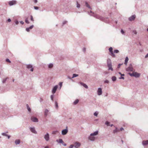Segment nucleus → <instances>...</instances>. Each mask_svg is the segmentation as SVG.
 Instances as JSON below:
<instances>
[{
	"label": "nucleus",
	"mask_w": 148,
	"mask_h": 148,
	"mask_svg": "<svg viewBox=\"0 0 148 148\" xmlns=\"http://www.w3.org/2000/svg\"><path fill=\"white\" fill-rule=\"evenodd\" d=\"M26 30L27 32H29V28H27L26 29Z\"/></svg>",
	"instance_id": "44"
},
{
	"label": "nucleus",
	"mask_w": 148,
	"mask_h": 148,
	"mask_svg": "<svg viewBox=\"0 0 148 148\" xmlns=\"http://www.w3.org/2000/svg\"><path fill=\"white\" fill-rule=\"evenodd\" d=\"M119 130L117 129V128H116V129L115 130H114L113 131V132L114 133H115L116 132H119Z\"/></svg>",
	"instance_id": "23"
},
{
	"label": "nucleus",
	"mask_w": 148,
	"mask_h": 148,
	"mask_svg": "<svg viewBox=\"0 0 148 148\" xmlns=\"http://www.w3.org/2000/svg\"><path fill=\"white\" fill-rule=\"evenodd\" d=\"M6 78H5V79H3V83H4L6 81Z\"/></svg>",
	"instance_id": "45"
},
{
	"label": "nucleus",
	"mask_w": 148,
	"mask_h": 148,
	"mask_svg": "<svg viewBox=\"0 0 148 148\" xmlns=\"http://www.w3.org/2000/svg\"><path fill=\"white\" fill-rule=\"evenodd\" d=\"M133 32L134 33V34H137V32L136 31H133Z\"/></svg>",
	"instance_id": "51"
},
{
	"label": "nucleus",
	"mask_w": 148,
	"mask_h": 148,
	"mask_svg": "<svg viewBox=\"0 0 148 148\" xmlns=\"http://www.w3.org/2000/svg\"><path fill=\"white\" fill-rule=\"evenodd\" d=\"M78 76V74H73V77H72V78H73L75 77H77Z\"/></svg>",
	"instance_id": "27"
},
{
	"label": "nucleus",
	"mask_w": 148,
	"mask_h": 148,
	"mask_svg": "<svg viewBox=\"0 0 148 148\" xmlns=\"http://www.w3.org/2000/svg\"><path fill=\"white\" fill-rule=\"evenodd\" d=\"M102 94V90L100 88H99L98 90V94L100 95Z\"/></svg>",
	"instance_id": "13"
},
{
	"label": "nucleus",
	"mask_w": 148,
	"mask_h": 148,
	"mask_svg": "<svg viewBox=\"0 0 148 148\" xmlns=\"http://www.w3.org/2000/svg\"><path fill=\"white\" fill-rule=\"evenodd\" d=\"M7 136L8 137V139H9L10 138V136H8V135H7Z\"/></svg>",
	"instance_id": "61"
},
{
	"label": "nucleus",
	"mask_w": 148,
	"mask_h": 148,
	"mask_svg": "<svg viewBox=\"0 0 148 148\" xmlns=\"http://www.w3.org/2000/svg\"><path fill=\"white\" fill-rule=\"evenodd\" d=\"M109 51L110 53V55L113 57H114L115 56V55L113 53V48L112 47H110L109 49Z\"/></svg>",
	"instance_id": "3"
},
{
	"label": "nucleus",
	"mask_w": 148,
	"mask_h": 148,
	"mask_svg": "<svg viewBox=\"0 0 148 148\" xmlns=\"http://www.w3.org/2000/svg\"><path fill=\"white\" fill-rule=\"evenodd\" d=\"M136 18V16L135 15H133L129 18V20L132 21L134 20Z\"/></svg>",
	"instance_id": "8"
},
{
	"label": "nucleus",
	"mask_w": 148,
	"mask_h": 148,
	"mask_svg": "<svg viewBox=\"0 0 148 148\" xmlns=\"http://www.w3.org/2000/svg\"><path fill=\"white\" fill-rule=\"evenodd\" d=\"M98 114V113L97 112H95L94 113V115L96 116H97Z\"/></svg>",
	"instance_id": "36"
},
{
	"label": "nucleus",
	"mask_w": 148,
	"mask_h": 148,
	"mask_svg": "<svg viewBox=\"0 0 148 148\" xmlns=\"http://www.w3.org/2000/svg\"><path fill=\"white\" fill-rule=\"evenodd\" d=\"M116 77L115 76H113L112 78V80L113 81H114L116 80Z\"/></svg>",
	"instance_id": "24"
},
{
	"label": "nucleus",
	"mask_w": 148,
	"mask_h": 148,
	"mask_svg": "<svg viewBox=\"0 0 148 148\" xmlns=\"http://www.w3.org/2000/svg\"><path fill=\"white\" fill-rule=\"evenodd\" d=\"M30 17L31 18V20L33 22L34 21V20L33 16L32 15H31L30 16Z\"/></svg>",
	"instance_id": "32"
},
{
	"label": "nucleus",
	"mask_w": 148,
	"mask_h": 148,
	"mask_svg": "<svg viewBox=\"0 0 148 148\" xmlns=\"http://www.w3.org/2000/svg\"><path fill=\"white\" fill-rule=\"evenodd\" d=\"M58 131H53L52 132V134H57V133H58Z\"/></svg>",
	"instance_id": "30"
},
{
	"label": "nucleus",
	"mask_w": 148,
	"mask_h": 148,
	"mask_svg": "<svg viewBox=\"0 0 148 148\" xmlns=\"http://www.w3.org/2000/svg\"><path fill=\"white\" fill-rule=\"evenodd\" d=\"M20 23L22 24H24V22L23 21H20Z\"/></svg>",
	"instance_id": "56"
},
{
	"label": "nucleus",
	"mask_w": 148,
	"mask_h": 148,
	"mask_svg": "<svg viewBox=\"0 0 148 148\" xmlns=\"http://www.w3.org/2000/svg\"><path fill=\"white\" fill-rule=\"evenodd\" d=\"M142 143L143 145H146L148 144V140L143 141Z\"/></svg>",
	"instance_id": "18"
},
{
	"label": "nucleus",
	"mask_w": 148,
	"mask_h": 148,
	"mask_svg": "<svg viewBox=\"0 0 148 148\" xmlns=\"http://www.w3.org/2000/svg\"><path fill=\"white\" fill-rule=\"evenodd\" d=\"M31 119L34 122H37L38 121V119L34 117H32L31 118Z\"/></svg>",
	"instance_id": "11"
},
{
	"label": "nucleus",
	"mask_w": 148,
	"mask_h": 148,
	"mask_svg": "<svg viewBox=\"0 0 148 148\" xmlns=\"http://www.w3.org/2000/svg\"><path fill=\"white\" fill-rule=\"evenodd\" d=\"M34 27V26L33 25H31V26H30L29 27V29H32Z\"/></svg>",
	"instance_id": "40"
},
{
	"label": "nucleus",
	"mask_w": 148,
	"mask_h": 148,
	"mask_svg": "<svg viewBox=\"0 0 148 148\" xmlns=\"http://www.w3.org/2000/svg\"><path fill=\"white\" fill-rule=\"evenodd\" d=\"M119 79H124V77H120L119 78Z\"/></svg>",
	"instance_id": "53"
},
{
	"label": "nucleus",
	"mask_w": 148,
	"mask_h": 148,
	"mask_svg": "<svg viewBox=\"0 0 148 148\" xmlns=\"http://www.w3.org/2000/svg\"><path fill=\"white\" fill-rule=\"evenodd\" d=\"M6 62H9V63H10L11 62V61L8 59H6Z\"/></svg>",
	"instance_id": "38"
},
{
	"label": "nucleus",
	"mask_w": 148,
	"mask_h": 148,
	"mask_svg": "<svg viewBox=\"0 0 148 148\" xmlns=\"http://www.w3.org/2000/svg\"><path fill=\"white\" fill-rule=\"evenodd\" d=\"M114 52L115 53H118L119 52V51L118 50H115L114 51Z\"/></svg>",
	"instance_id": "33"
},
{
	"label": "nucleus",
	"mask_w": 148,
	"mask_h": 148,
	"mask_svg": "<svg viewBox=\"0 0 148 148\" xmlns=\"http://www.w3.org/2000/svg\"><path fill=\"white\" fill-rule=\"evenodd\" d=\"M49 112V110L47 109H46L44 112L45 115L47 116Z\"/></svg>",
	"instance_id": "21"
},
{
	"label": "nucleus",
	"mask_w": 148,
	"mask_h": 148,
	"mask_svg": "<svg viewBox=\"0 0 148 148\" xmlns=\"http://www.w3.org/2000/svg\"><path fill=\"white\" fill-rule=\"evenodd\" d=\"M2 135L3 136H7V135L5 133H3L2 134Z\"/></svg>",
	"instance_id": "43"
},
{
	"label": "nucleus",
	"mask_w": 148,
	"mask_h": 148,
	"mask_svg": "<svg viewBox=\"0 0 148 148\" xmlns=\"http://www.w3.org/2000/svg\"><path fill=\"white\" fill-rule=\"evenodd\" d=\"M56 141L59 143H62L63 144L64 143L62 140L61 139H59L57 140Z\"/></svg>",
	"instance_id": "14"
},
{
	"label": "nucleus",
	"mask_w": 148,
	"mask_h": 148,
	"mask_svg": "<svg viewBox=\"0 0 148 148\" xmlns=\"http://www.w3.org/2000/svg\"><path fill=\"white\" fill-rule=\"evenodd\" d=\"M51 99L52 100H53V95H51Z\"/></svg>",
	"instance_id": "42"
},
{
	"label": "nucleus",
	"mask_w": 148,
	"mask_h": 148,
	"mask_svg": "<svg viewBox=\"0 0 148 148\" xmlns=\"http://www.w3.org/2000/svg\"><path fill=\"white\" fill-rule=\"evenodd\" d=\"M119 74H121V76H124V74H121V73L120 72H119Z\"/></svg>",
	"instance_id": "57"
},
{
	"label": "nucleus",
	"mask_w": 148,
	"mask_h": 148,
	"mask_svg": "<svg viewBox=\"0 0 148 148\" xmlns=\"http://www.w3.org/2000/svg\"><path fill=\"white\" fill-rule=\"evenodd\" d=\"M30 130L33 133H36V130H35V128H30Z\"/></svg>",
	"instance_id": "16"
},
{
	"label": "nucleus",
	"mask_w": 148,
	"mask_h": 148,
	"mask_svg": "<svg viewBox=\"0 0 148 148\" xmlns=\"http://www.w3.org/2000/svg\"><path fill=\"white\" fill-rule=\"evenodd\" d=\"M62 144L64 146H66V144L64 143Z\"/></svg>",
	"instance_id": "60"
},
{
	"label": "nucleus",
	"mask_w": 148,
	"mask_h": 148,
	"mask_svg": "<svg viewBox=\"0 0 148 148\" xmlns=\"http://www.w3.org/2000/svg\"><path fill=\"white\" fill-rule=\"evenodd\" d=\"M105 124L107 125V126H109L110 125H109V124H110V122H108V121H106V123H105Z\"/></svg>",
	"instance_id": "35"
},
{
	"label": "nucleus",
	"mask_w": 148,
	"mask_h": 148,
	"mask_svg": "<svg viewBox=\"0 0 148 148\" xmlns=\"http://www.w3.org/2000/svg\"><path fill=\"white\" fill-rule=\"evenodd\" d=\"M34 8L35 9L37 10L38 9V7L37 6H34Z\"/></svg>",
	"instance_id": "46"
},
{
	"label": "nucleus",
	"mask_w": 148,
	"mask_h": 148,
	"mask_svg": "<svg viewBox=\"0 0 148 148\" xmlns=\"http://www.w3.org/2000/svg\"><path fill=\"white\" fill-rule=\"evenodd\" d=\"M113 125L112 124L111 125V127H112Z\"/></svg>",
	"instance_id": "63"
},
{
	"label": "nucleus",
	"mask_w": 148,
	"mask_h": 148,
	"mask_svg": "<svg viewBox=\"0 0 148 148\" xmlns=\"http://www.w3.org/2000/svg\"><path fill=\"white\" fill-rule=\"evenodd\" d=\"M109 60L110 61V62H109L108 60L107 64L108 66V70H111L112 71H113V69L112 67V64L110 62V60Z\"/></svg>",
	"instance_id": "2"
},
{
	"label": "nucleus",
	"mask_w": 148,
	"mask_h": 148,
	"mask_svg": "<svg viewBox=\"0 0 148 148\" xmlns=\"http://www.w3.org/2000/svg\"><path fill=\"white\" fill-rule=\"evenodd\" d=\"M83 50L84 52H85L86 51V48H84L83 49Z\"/></svg>",
	"instance_id": "59"
},
{
	"label": "nucleus",
	"mask_w": 148,
	"mask_h": 148,
	"mask_svg": "<svg viewBox=\"0 0 148 148\" xmlns=\"http://www.w3.org/2000/svg\"><path fill=\"white\" fill-rule=\"evenodd\" d=\"M27 109L28 110V111L29 112H31V109L29 107V106L28 105V104H27Z\"/></svg>",
	"instance_id": "26"
},
{
	"label": "nucleus",
	"mask_w": 148,
	"mask_h": 148,
	"mask_svg": "<svg viewBox=\"0 0 148 148\" xmlns=\"http://www.w3.org/2000/svg\"><path fill=\"white\" fill-rule=\"evenodd\" d=\"M11 21V20L10 18H9L8 19V21L9 22H10Z\"/></svg>",
	"instance_id": "54"
},
{
	"label": "nucleus",
	"mask_w": 148,
	"mask_h": 148,
	"mask_svg": "<svg viewBox=\"0 0 148 148\" xmlns=\"http://www.w3.org/2000/svg\"><path fill=\"white\" fill-rule=\"evenodd\" d=\"M73 145L75 148H78L80 146L81 144L79 142H76L74 143Z\"/></svg>",
	"instance_id": "4"
},
{
	"label": "nucleus",
	"mask_w": 148,
	"mask_h": 148,
	"mask_svg": "<svg viewBox=\"0 0 148 148\" xmlns=\"http://www.w3.org/2000/svg\"><path fill=\"white\" fill-rule=\"evenodd\" d=\"M128 60H129L128 58L127 57L125 58V62L124 63L125 64V65H127V62L128 61Z\"/></svg>",
	"instance_id": "20"
},
{
	"label": "nucleus",
	"mask_w": 148,
	"mask_h": 148,
	"mask_svg": "<svg viewBox=\"0 0 148 148\" xmlns=\"http://www.w3.org/2000/svg\"><path fill=\"white\" fill-rule=\"evenodd\" d=\"M121 32L122 34H124V31L122 29L121 30Z\"/></svg>",
	"instance_id": "48"
},
{
	"label": "nucleus",
	"mask_w": 148,
	"mask_h": 148,
	"mask_svg": "<svg viewBox=\"0 0 148 148\" xmlns=\"http://www.w3.org/2000/svg\"><path fill=\"white\" fill-rule=\"evenodd\" d=\"M73 147H74V145H71L69 147V148H73Z\"/></svg>",
	"instance_id": "41"
},
{
	"label": "nucleus",
	"mask_w": 148,
	"mask_h": 148,
	"mask_svg": "<svg viewBox=\"0 0 148 148\" xmlns=\"http://www.w3.org/2000/svg\"><path fill=\"white\" fill-rule=\"evenodd\" d=\"M44 138H45V140L47 141H48L49 140V134L48 133H47L45 135Z\"/></svg>",
	"instance_id": "9"
},
{
	"label": "nucleus",
	"mask_w": 148,
	"mask_h": 148,
	"mask_svg": "<svg viewBox=\"0 0 148 148\" xmlns=\"http://www.w3.org/2000/svg\"><path fill=\"white\" fill-rule=\"evenodd\" d=\"M105 83H109V81L108 80H106L105 81Z\"/></svg>",
	"instance_id": "49"
},
{
	"label": "nucleus",
	"mask_w": 148,
	"mask_h": 148,
	"mask_svg": "<svg viewBox=\"0 0 148 148\" xmlns=\"http://www.w3.org/2000/svg\"><path fill=\"white\" fill-rule=\"evenodd\" d=\"M98 131H97L94 132L93 133H92L90 134V135L91 136H95L98 134Z\"/></svg>",
	"instance_id": "19"
},
{
	"label": "nucleus",
	"mask_w": 148,
	"mask_h": 148,
	"mask_svg": "<svg viewBox=\"0 0 148 148\" xmlns=\"http://www.w3.org/2000/svg\"><path fill=\"white\" fill-rule=\"evenodd\" d=\"M68 132V130L66 129H65L62 131V134L63 135H65Z\"/></svg>",
	"instance_id": "12"
},
{
	"label": "nucleus",
	"mask_w": 148,
	"mask_h": 148,
	"mask_svg": "<svg viewBox=\"0 0 148 148\" xmlns=\"http://www.w3.org/2000/svg\"><path fill=\"white\" fill-rule=\"evenodd\" d=\"M55 104H56V108H58V103L57 102H56Z\"/></svg>",
	"instance_id": "39"
},
{
	"label": "nucleus",
	"mask_w": 148,
	"mask_h": 148,
	"mask_svg": "<svg viewBox=\"0 0 148 148\" xmlns=\"http://www.w3.org/2000/svg\"><path fill=\"white\" fill-rule=\"evenodd\" d=\"M53 64H50L49 65V67L50 68H52L53 67Z\"/></svg>",
	"instance_id": "31"
},
{
	"label": "nucleus",
	"mask_w": 148,
	"mask_h": 148,
	"mask_svg": "<svg viewBox=\"0 0 148 148\" xmlns=\"http://www.w3.org/2000/svg\"><path fill=\"white\" fill-rule=\"evenodd\" d=\"M66 22H66V21H65V22H64L63 23V24H64L66 23Z\"/></svg>",
	"instance_id": "62"
},
{
	"label": "nucleus",
	"mask_w": 148,
	"mask_h": 148,
	"mask_svg": "<svg viewBox=\"0 0 148 148\" xmlns=\"http://www.w3.org/2000/svg\"><path fill=\"white\" fill-rule=\"evenodd\" d=\"M145 58H147L148 57V53L145 56Z\"/></svg>",
	"instance_id": "52"
},
{
	"label": "nucleus",
	"mask_w": 148,
	"mask_h": 148,
	"mask_svg": "<svg viewBox=\"0 0 148 148\" xmlns=\"http://www.w3.org/2000/svg\"><path fill=\"white\" fill-rule=\"evenodd\" d=\"M122 65V64H119V65H118V68H119V67H120V66H121V65Z\"/></svg>",
	"instance_id": "47"
},
{
	"label": "nucleus",
	"mask_w": 148,
	"mask_h": 148,
	"mask_svg": "<svg viewBox=\"0 0 148 148\" xmlns=\"http://www.w3.org/2000/svg\"><path fill=\"white\" fill-rule=\"evenodd\" d=\"M79 102V100L78 99L76 100L74 102V104L75 105L76 104Z\"/></svg>",
	"instance_id": "25"
},
{
	"label": "nucleus",
	"mask_w": 148,
	"mask_h": 148,
	"mask_svg": "<svg viewBox=\"0 0 148 148\" xmlns=\"http://www.w3.org/2000/svg\"><path fill=\"white\" fill-rule=\"evenodd\" d=\"M34 2L35 3H37V0H34Z\"/></svg>",
	"instance_id": "55"
},
{
	"label": "nucleus",
	"mask_w": 148,
	"mask_h": 148,
	"mask_svg": "<svg viewBox=\"0 0 148 148\" xmlns=\"http://www.w3.org/2000/svg\"><path fill=\"white\" fill-rule=\"evenodd\" d=\"M129 74L131 76H134L136 77H139L140 75L139 73L136 72H133L132 73H129Z\"/></svg>",
	"instance_id": "1"
},
{
	"label": "nucleus",
	"mask_w": 148,
	"mask_h": 148,
	"mask_svg": "<svg viewBox=\"0 0 148 148\" xmlns=\"http://www.w3.org/2000/svg\"><path fill=\"white\" fill-rule=\"evenodd\" d=\"M86 6L88 8H90V7L88 3L87 2H86Z\"/></svg>",
	"instance_id": "29"
},
{
	"label": "nucleus",
	"mask_w": 148,
	"mask_h": 148,
	"mask_svg": "<svg viewBox=\"0 0 148 148\" xmlns=\"http://www.w3.org/2000/svg\"><path fill=\"white\" fill-rule=\"evenodd\" d=\"M9 4L10 6H12L16 3V1H12L9 2Z\"/></svg>",
	"instance_id": "6"
},
{
	"label": "nucleus",
	"mask_w": 148,
	"mask_h": 148,
	"mask_svg": "<svg viewBox=\"0 0 148 148\" xmlns=\"http://www.w3.org/2000/svg\"><path fill=\"white\" fill-rule=\"evenodd\" d=\"M120 130L121 131H122L124 130V129L123 128L121 127L120 128Z\"/></svg>",
	"instance_id": "50"
},
{
	"label": "nucleus",
	"mask_w": 148,
	"mask_h": 148,
	"mask_svg": "<svg viewBox=\"0 0 148 148\" xmlns=\"http://www.w3.org/2000/svg\"><path fill=\"white\" fill-rule=\"evenodd\" d=\"M15 23L16 25H17L18 23V21H16Z\"/></svg>",
	"instance_id": "58"
},
{
	"label": "nucleus",
	"mask_w": 148,
	"mask_h": 148,
	"mask_svg": "<svg viewBox=\"0 0 148 148\" xmlns=\"http://www.w3.org/2000/svg\"><path fill=\"white\" fill-rule=\"evenodd\" d=\"M80 84L82 86H83L85 88H88V86L86 85L85 84L82 83V82H80Z\"/></svg>",
	"instance_id": "17"
},
{
	"label": "nucleus",
	"mask_w": 148,
	"mask_h": 148,
	"mask_svg": "<svg viewBox=\"0 0 148 148\" xmlns=\"http://www.w3.org/2000/svg\"><path fill=\"white\" fill-rule=\"evenodd\" d=\"M27 68L28 69H30V70L32 71H33V69L32 68V66L31 65H28L27 66Z\"/></svg>",
	"instance_id": "10"
},
{
	"label": "nucleus",
	"mask_w": 148,
	"mask_h": 148,
	"mask_svg": "<svg viewBox=\"0 0 148 148\" xmlns=\"http://www.w3.org/2000/svg\"><path fill=\"white\" fill-rule=\"evenodd\" d=\"M58 86L56 85L53 87L52 90V93L53 94H54L56 92Z\"/></svg>",
	"instance_id": "7"
},
{
	"label": "nucleus",
	"mask_w": 148,
	"mask_h": 148,
	"mask_svg": "<svg viewBox=\"0 0 148 148\" xmlns=\"http://www.w3.org/2000/svg\"><path fill=\"white\" fill-rule=\"evenodd\" d=\"M25 22L27 24L29 23V22L28 20V18H26L25 20Z\"/></svg>",
	"instance_id": "28"
},
{
	"label": "nucleus",
	"mask_w": 148,
	"mask_h": 148,
	"mask_svg": "<svg viewBox=\"0 0 148 148\" xmlns=\"http://www.w3.org/2000/svg\"><path fill=\"white\" fill-rule=\"evenodd\" d=\"M89 139L91 140H94L95 139V137L91 136L90 135V136L89 137Z\"/></svg>",
	"instance_id": "15"
},
{
	"label": "nucleus",
	"mask_w": 148,
	"mask_h": 148,
	"mask_svg": "<svg viewBox=\"0 0 148 148\" xmlns=\"http://www.w3.org/2000/svg\"><path fill=\"white\" fill-rule=\"evenodd\" d=\"M147 31H148V28L147 29Z\"/></svg>",
	"instance_id": "64"
},
{
	"label": "nucleus",
	"mask_w": 148,
	"mask_h": 148,
	"mask_svg": "<svg viewBox=\"0 0 148 148\" xmlns=\"http://www.w3.org/2000/svg\"><path fill=\"white\" fill-rule=\"evenodd\" d=\"M20 142V140H19V139L16 140L15 141V143L17 145V144H19Z\"/></svg>",
	"instance_id": "22"
},
{
	"label": "nucleus",
	"mask_w": 148,
	"mask_h": 148,
	"mask_svg": "<svg viewBox=\"0 0 148 148\" xmlns=\"http://www.w3.org/2000/svg\"><path fill=\"white\" fill-rule=\"evenodd\" d=\"M126 70L128 71H133V68L132 67V65H130L126 69Z\"/></svg>",
	"instance_id": "5"
},
{
	"label": "nucleus",
	"mask_w": 148,
	"mask_h": 148,
	"mask_svg": "<svg viewBox=\"0 0 148 148\" xmlns=\"http://www.w3.org/2000/svg\"><path fill=\"white\" fill-rule=\"evenodd\" d=\"M59 85L60 86V88L62 87V82H60L59 83Z\"/></svg>",
	"instance_id": "37"
},
{
	"label": "nucleus",
	"mask_w": 148,
	"mask_h": 148,
	"mask_svg": "<svg viewBox=\"0 0 148 148\" xmlns=\"http://www.w3.org/2000/svg\"><path fill=\"white\" fill-rule=\"evenodd\" d=\"M77 7L78 8H79L80 7V5L79 4L77 1Z\"/></svg>",
	"instance_id": "34"
}]
</instances>
